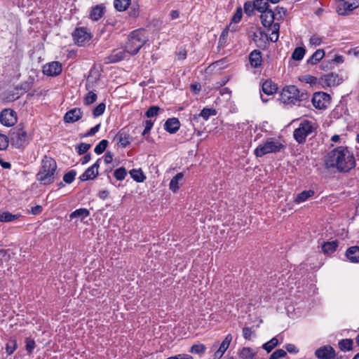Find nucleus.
<instances>
[{"label": "nucleus", "instance_id": "21", "mask_svg": "<svg viewBox=\"0 0 359 359\" xmlns=\"http://www.w3.org/2000/svg\"><path fill=\"white\" fill-rule=\"evenodd\" d=\"M277 90V85L271 80H266L262 83V91L266 95H273L276 93Z\"/></svg>", "mask_w": 359, "mask_h": 359}, {"label": "nucleus", "instance_id": "57", "mask_svg": "<svg viewBox=\"0 0 359 359\" xmlns=\"http://www.w3.org/2000/svg\"><path fill=\"white\" fill-rule=\"evenodd\" d=\"M140 13L139 6L137 4H133L129 11V15L131 17L135 18L138 16Z\"/></svg>", "mask_w": 359, "mask_h": 359}, {"label": "nucleus", "instance_id": "24", "mask_svg": "<svg viewBox=\"0 0 359 359\" xmlns=\"http://www.w3.org/2000/svg\"><path fill=\"white\" fill-rule=\"evenodd\" d=\"M216 115V111L213 109L204 108L199 114L194 115L193 121H197L198 118L201 116L204 120L207 121L210 116Z\"/></svg>", "mask_w": 359, "mask_h": 359}, {"label": "nucleus", "instance_id": "51", "mask_svg": "<svg viewBox=\"0 0 359 359\" xmlns=\"http://www.w3.org/2000/svg\"><path fill=\"white\" fill-rule=\"evenodd\" d=\"M287 355L286 351L283 349H278L275 351L269 357V359H280Z\"/></svg>", "mask_w": 359, "mask_h": 359}, {"label": "nucleus", "instance_id": "62", "mask_svg": "<svg viewBox=\"0 0 359 359\" xmlns=\"http://www.w3.org/2000/svg\"><path fill=\"white\" fill-rule=\"evenodd\" d=\"M285 348L290 353H297L299 352V349L292 344H286Z\"/></svg>", "mask_w": 359, "mask_h": 359}, {"label": "nucleus", "instance_id": "30", "mask_svg": "<svg viewBox=\"0 0 359 359\" xmlns=\"http://www.w3.org/2000/svg\"><path fill=\"white\" fill-rule=\"evenodd\" d=\"M353 341L351 339H344L339 341L338 346L342 351H349L353 348Z\"/></svg>", "mask_w": 359, "mask_h": 359}, {"label": "nucleus", "instance_id": "32", "mask_svg": "<svg viewBox=\"0 0 359 359\" xmlns=\"http://www.w3.org/2000/svg\"><path fill=\"white\" fill-rule=\"evenodd\" d=\"M125 51L122 50H114L110 55L109 59L110 62H117L123 60L125 57Z\"/></svg>", "mask_w": 359, "mask_h": 359}, {"label": "nucleus", "instance_id": "45", "mask_svg": "<svg viewBox=\"0 0 359 359\" xmlns=\"http://www.w3.org/2000/svg\"><path fill=\"white\" fill-rule=\"evenodd\" d=\"M323 42V37L318 35L313 34L311 36L309 39V45L311 46H320Z\"/></svg>", "mask_w": 359, "mask_h": 359}, {"label": "nucleus", "instance_id": "58", "mask_svg": "<svg viewBox=\"0 0 359 359\" xmlns=\"http://www.w3.org/2000/svg\"><path fill=\"white\" fill-rule=\"evenodd\" d=\"M154 122L151 120H147L144 122V130L142 132V135H145L146 134L149 133L151 130V128L153 127Z\"/></svg>", "mask_w": 359, "mask_h": 359}, {"label": "nucleus", "instance_id": "16", "mask_svg": "<svg viewBox=\"0 0 359 359\" xmlns=\"http://www.w3.org/2000/svg\"><path fill=\"white\" fill-rule=\"evenodd\" d=\"M83 111L80 108H74L69 110L64 116L66 123H74L81 118Z\"/></svg>", "mask_w": 359, "mask_h": 359}, {"label": "nucleus", "instance_id": "61", "mask_svg": "<svg viewBox=\"0 0 359 359\" xmlns=\"http://www.w3.org/2000/svg\"><path fill=\"white\" fill-rule=\"evenodd\" d=\"M241 18H242L241 8H238L236 10V13H234V15L231 19V21L234 23H238L241 20Z\"/></svg>", "mask_w": 359, "mask_h": 359}, {"label": "nucleus", "instance_id": "50", "mask_svg": "<svg viewBox=\"0 0 359 359\" xmlns=\"http://www.w3.org/2000/svg\"><path fill=\"white\" fill-rule=\"evenodd\" d=\"M205 351V346L203 344H194L191 347L190 352L196 354H201Z\"/></svg>", "mask_w": 359, "mask_h": 359}, {"label": "nucleus", "instance_id": "20", "mask_svg": "<svg viewBox=\"0 0 359 359\" xmlns=\"http://www.w3.org/2000/svg\"><path fill=\"white\" fill-rule=\"evenodd\" d=\"M347 259L351 262H359V246H352L346 252Z\"/></svg>", "mask_w": 359, "mask_h": 359}, {"label": "nucleus", "instance_id": "43", "mask_svg": "<svg viewBox=\"0 0 359 359\" xmlns=\"http://www.w3.org/2000/svg\"><path fill=\"white\" fill-rule=\"evenodd\" d=\"M76 175V172L74 170H72L64 175L63 180L67 184H71L74 180Z\"/></svg>", "mask_w": 359, "mask_h": 359}, {"label": "nucleus", "instance_id": "47", "mask_svg": "<svg viewBox=\"0 0 359 359\" xmlns=\"http://www.w3.org/2000/svg\"><path fill=\"white\" fill-rule=\"evenodd\" d=\"M90 144L81 143L76 147V150L79 155L85 154L90 148Z\"/></svg>", "mask_w": 359, "mask_h": 359}, {"label": "nucleus", "instance_id": "37", "mask_svg": "<svg viewBox=\"0 0 359 359\" xmlns=\"http://www.w3.org/2000/svg\"><path fill=\"white\" fill-rule=\"evenodd\" d=\"M278 344V340L276 337L272 338L269 341L262 345V348L267 351L271 352Z\"/></svg>", "mask_w": 359, "mask_h": 359}, {"label": "nucleus", "instance_id": "1", "mask_svg": "<svg viewBox=\"0 0 359 359\" xmlns=\"http://www.w3.org/2000/svg\"><path fill=\"white\" fill-rule=\"evenodd\" d=\"M324 164L327 169H336L339 172H348L355 165L353 154L342 146L329 151L325 156Z\"/></svg>", "mask_w": 359, "mask_h": 359}, {"label": "nucleus", "instance_id": "15", "mask_svg": "<svg viewBox=\"0 0 359 359\" xmlns=\"http://www.w3.org/2000/svg\"><path fill=\"white\" fill-rule=\"evenodd\" d=\"M321 82L323 86L333 87L338 86L341 82V79L337 74L330 73L321 78Z\"/></svg>", "mask_w": 359, "mask_h": 359}, {"label": "nucleus", "instance_id": "17", "mask_svg": "<svg viewBox=\"0 0 359 359\" xmlns=\"http://www.w3.org/2000/svg\"><path fill=\"white\" fill-rule=\"evenodd\" d=\"M260 19L264 27H269L275 20L273 11L269 8L265 10L261 13Z\"/></svg>", "mask_w": 359, "mask_h": 359}, {"label": "nucleus", "instance_id": "63", "mask_svg": "<svg viewBox=\"0 0 359 359\" xmlns=\"http://www.w3.org/2000/svg\"><path fill=\"white\" fill-rule=\"evenodd\" d=\"M254 7V3L252 4L250 1L245 2L244 4V10L245 13H250L252 12Z\"/></svg>", "mask_w": 359, "mask_h": 359}, {"label": "nucleus", "instance_id": "7", "mask_svg": "<svg viewBox=\"0 0 359 359\" xmlns=\"http://www.w3.org/2000/svg\"><path fill=\"white\" fill-rule=\"evenodd\" d=\"M10 138L12 144L18 148L23 147L29 140L27 133L22 128L12 129Z\"/></svg>", "mask_w": 359, "mask_h": 359}, {"label": "nucleus", "instance_id": "23", "mask_svg": "<svg viewBox=\"0 0 359 359\" xmlns=\"http://www.w3.org/2000/svg\"><path fill=\"white\" fill-rule=\"evenodd\" d=\"M249 60L252 67H258L261 65L262 62L261 52L257 50L252 51L250 54Z\"/></svg>", "mask_w": 359, "mask_h": 359}, {"label": "nucleus", "instance_id": "8", "mask_svg": "<svg viewBox=\"0 0 359 359\" xmlns=\"http://www.w3.org/2000/svg\"><path fill=\"white\" fill-rule=\"evenodd\" d=\"M72 36L74 42L79 46H85L91 38L90 34L84 27L76 28Z\"/></svg>", "mask_w": 359, "mask_h": 359}, {"label": "nucleus", "instance_id": "60", "mask_svg": "<svg viewBox=\"0 0 359 359\" xmlns=\"http://www.w3.org/2000/svg\"><path fill=\"white\" fill-rule=\"evenodd\" d=\"M35 348V341L32 339H26V350L29 353H32Z\"/></svg>", "mask_w": 359, "mask_h": 359}, {"label": "nucleus", "instance_id": "3", "mask_svg": "<svg viewBox=\"0 0 359 359\" xmlns=\"http://www.w3.org/2000/svg\"><path fill=\"white\" fill-rule=\"evenodd\" d=\"M147 41L144 30L137 29L130 33L126 43L125 50L130 55H136Z\"/></svg>", "mask_w": 359, "mask_h": 359}, {"label": "nucleus", "instance_id": "14", "mask_svg": "<svg viewBox=\"0 0 359 359\" xmlns=\"http://www.w3.org/2000/svg\"><path fill=\"white\" fill-rule=\"evenodd\" d=\"M100 158L97 159V161L90 168H88L81 176L80 180L81 181H86L89 180L95 179L98 175V168L100 167L99 162Z\"/></svg>", "mask_w": 359, "mask_h": 359}, {"label": "nucleus", "instance_id": "19", "mask_svg": "<svg viewBox=\"0 0 359 359\" xmlns=\"http://www.w3.org/2000/svg\"><path fill=\"white\" fill-rule=\"evenodd\" d=\"M184 175L182 172H179L176 175H175L170 182V189L173 192H176L179 188L180 185L182 184Z\"/></svg>", "mask_w": 359, "mask_h": 359}, {"label": "nucleus", "instance_id": "28", "mask_svg": "<svg viewBox=\"0 0 359 359\" xmlns=\"http://www.w3.org/2000/svg\"><path fill=\"white\" fill-rule=\"evenodd\" d=\"M314 191L311 189L303 191L297 195L294 199V202L298 204L303 203L308 200L309 198L312 197L314 195Z\"/></svg>", "mask_w": 359, "mask_h": 359}, {"label": "nucleus", "instance_id": "6", "mask_svg": "<svg viewBox=\"0 0 359 359\" xmlns=\"http://www.w3.org/2000/svg\"><path fill=\"white\" fill-rule=\"evenodd\" d=\"M316 126L314 123L308 120H303L300 122L298 128H297L293 133L294 139L299 144H304L306 142V137L315 133Z\"/></svg>", "mask_w": 359, "mask_h": 359}, {"label": "nucleus", "instance_id": "5", "mask_svg": "<svg viewBox=\"0 0 359 359\" xmlns=\"http://www.w3.org/2000/svg\"><path fill=\"white\" fill-rule=\"evenodd\" d=\"M285 146L278 140L268 138L265 142L259 144L255 149L254 154L257 157H262L271 153L279 152Z\"/></svg>", "mask_w": 359, "mask_h": 359}, {"label": "nucleus", "instance_id": "54", "mask_svg": "<svg viewBox=\"0 0 359 359\" xmlns=\"http://www.w3.org/2000/svg\"><path fill=\"white\" fill-rule=\"evenodd\" d=\"M17 345L15 340L10 341L6 347V352L8 355H11L16 349Z\"/></svg>", "mask_w": 359, "mask_h": 359}, {"label": "nucleus", "instance_id": "33", "mask_svg": "<svg viewBox=\"0 0 359 359\" xmlns=\"http://www.w3.org/2000/svg\"><path fill=\"white\" fill-rule=\"evenodd\" d=\"M254 7L257 11L262 13L269 8L268 0H254Z\"/></svg>", "mask_w": 359, "mask_h": 359}, {"label": "nucleus", "instance_id": "55", "mask_svg": "<svg viewBox=\"0 0 359 359\" xmlns=\"http://www.w3.org/2000/svg\"><path fill=\"white\" fill-rule=\"evenodd\" d=\"M8 146V138L6 135L0 134V150L6 149Z\"/></svg>", "mask_w": 359, "mask_h": 359}, {"label": "nucleus", "instance_id": "34", "mask_svg": "<svg viewBox=\"0 0 359 359\" xmlns=\"http://www.w3.org/2000/svg\"><path fill=\"white\" fill-rule=\"evenodd\" d=\"M114 7L118 11H126L130 4V0H114Z\"/></svg>", "mask_w": 359, "mask_h": 359}, {"label": "nucleus", "instance_id": "13", "mask_svg": "<svg viewBox=\"0 0 359 359\" xmlns=\"http://www.w3.org/2000/svg\"><path fill=\"white\" fill-rule=\"evenodd\" d=\"M315 355L318 359H334L336 354L331 346L326 345L318 348L315 351Z\"/></svg>", "mask_w": 359, "mask_h": 359}, {"label": "nucleus", "instance_id": "48", "mask_svg": "<svg viewBox=\"0 0 359 359\" xmlns=\"http://www.w3.org/2000/svg\"><path fill=\"white\" fill-rule=\"evenodd\" d=\"M231 25H229L228 27H226L222 32L219 39V44L220 46H223L226 42L229 34V31L230 30Z\"/></svg>", "mask_w": 359, "mask_h": 359}, {"label": "nucleus", "instance_id": "27", "mask_svg": "<svg viewBox=\"0 0 359 359\" xmlns=\"http://www.w3.org/2000/svg\"><path fill=\"white\" fill-rule=\"evenodd\" d=\"M89 215H90V212L88 209L79 208V209H77V210H74V212H72L69 215V218L71 219H73L74 218H79L82 221L83 219L88 217Z\"/></svg>", "mask_w": 359, "mask_h": 359}, {"label": "nucleus", "instance_id": "35", "mask_svg": "<svg viewBox=\"0 0 359 359\" xmlns=\"http://www.w3.org/2000/svg\"><path fill=\"white\" fill-rule=\"evenodd\" d=\"M130 175L137 182H142L146 178L141 170L133 169L130 171Z\"/></svg>", "mask_w": 359, "mask_h": 359}, {"label": "nucleus", "instance_id": "41", "mask_svg": "<svg viewBox=\"0 0 359 359\" xmlns=\"http://www.w3.org/2000/svg\"><path fill=\"white\" fill-rule=\"evenodd\" d=\"M107 144H108V141L107 140H101L98 144L96 145V147H95L94 149V151L97 154H102L107 147Z\"/></svg>", "mask_w": 359, "mask_h": 359}, {"label": "nucleus", "instance_id": "56", "mask_svg": "<svg viewBox=\"0 0 359 359\" xmlns=\"http://www.w3.org/2000/svg\"><path fill=\"white\" fill-rule=\"evenodd\" d=\"M273 25V29L271 32V35H275V38H271V41L273 42H276L278 39V32L280 29V25L278 23H274Z\"/></svg>", "mask_w": 359, "mask_h": 359}, {"label": "nucleus", "instance_id": "64", "mask_svg": "<svg viewBox=\"0 0 359 359\" xmlns=\"http://www.w3.org/2000/svg\"><path fill=\"white\" fill-rule=\"evenodd\" d=\"M175 359H193V357L187 354H180L174 356Z\"/></svg>", "mask_w": 359, "mask_h": 359}, {"label": "nucleus", "instance_id": "42", "mask_svg": "<svg viewBox=\"0 0 359 359\" xmlns=\"http://www.w3.org/2000/svg\"><path fill=\"white\" fill-rule=\"evenodd\" d=\"M127 172L125 168L121 167L114 172V176L117 180H123L125 179Z\"/></svg>", "mask_w": 359, "mask_h": 359}, {"label": "nucleus", "instance_id": "46", "mask_svg": "<svg viewBox=\"0 0 359 359\" xmlns=\"http://www.w3.org/2000/svg\"><path fill=\"white\" fill-rule=\"evenodd\" d=\"M105 107V104L103 102L100 103L97 107H95L93 110V115L94 117L101 116L104 112Z\"/></svg>", "mask_w": 359, "mask_h": 359}, {"label": "nucleus", "instance_id": "52", "mask_svg": "<svg viewBox=\"0 0 359 359\" xmlns=\"http://www.w3.org/2000/svg\"><path fill=\"white\" fill-rule=\"evenodd\" d=\"M96 83L97 80L95 79H93V77H88L86 83V89L88 91L93 90Z\"/></svg>", "mask_w": 359, "mask_h": 359}, {"label": "nucleus", "instance_id": "18", "mask_svg": "<svg viewBox=\"0 0 359 359\" xmlns=\"http://www.w3.org/2000/svg\"><path fill=\"white\" fill-rule=\"evenodd\" d=\"M180 127V123L177 118H168L164 124V129L171 134L175 133Z\"/></svg>", "mask_w": 359, "mask_h": 359}, {"label": "nucleus", "instance_id": "53", "mask_svg": "<svg viewBox=\"0 0 359 359\" xmlns=\"http://www.w3.org/2000/svg\"><path fill=\"white\" fill-rule=\"evenodd\" d=\"M254 333L255 330L252 327H245L243 328V336L245 339L250 340Z\"/></svg>", "mask_w": 359, "mask_h": 359}, {"label": "nucleus", "instance_id": "59", "mask_svg": "<svg viewBox=\"0 0 359 359\" xmlns=\"http://www.w3.org/2000/svg\"><path fill=\"white\" fill-rule=\"evenodd\" d=\"M100 126H101L100 123L97 124L95 126L90 128V130L87 133H86L83 136L84 137L93 136L97 132L99 131Z\"/></svg>", "mask_w": 359, "mask_h": 359}, {"label": "nucleus", "instance_id": "26", "mask_svg": "<svg viewBox=\"0 0 359 359\" xmlns=\"http://www.w3.org/2000/svg\"><path fill=\"white\" fill-rule=\"evenodd\" d=\"M104 7L102 5H97L90 12V18L94 21L98 20L104 13Z\"/></svg>", "mask_w": 359, "mask_h": 359}, {"label": "nucleus", "instance_id": "10", "mask_svg": "<svg viewBox=\"0 0 359 359\" xmlns=\"http://www.w3.org/2000/svg\"><path fill=\"white\" fill-rule=\"evenodd\" d=\"M359 6V0H341L337 8L339 15H347Z\"/></svg>", "mask_w": 359, "mask_h": 359}, {"label": "nucleus", "instance_id": "12", "mask_svg": "<svg viewBox=\"0 0 359 359\" xmlns=\"http://www.w3.org/2000/svg\"><path fill=\"white\" fill-rule=\"evenodd\" d=\"M62 65L59 62H51L43 67V73L49 76H55L62 72Z\"/></svg>", "mask_w": 359, "mask_h": 359}, {"label": "nucleus", "instance_id": "11", "mask_svg": "<svg viewBox=\"0 0 359 359\" xmlns=\"http://www.w3.org/2000/svg\"><path fill=\"white\" fill-rule=\"evenodd\" d=\"M0 121L5 126L10 127L17 122V114L11 109H5L0 114Z\"/></svg>", "mask_w": 359, "mask_h": 359}, {"label": "nucleus", "instance_id": "40", "mask_svg": "<svg viewBox=\"0 0 359 359\" xmlns=\"http://www.w3.org/2000/svg\"><path fill=\"white\" fill-rule=\"evenodd\" d=\"M287 10L283 7L277 6L275 11H273L275 19L281 20L286 15Z\"/></svg>", "mask_w": 359, "mask_h": 359}, {"label": "nucleus", "instance_id": "29", "mask_svg": "<svg viewBox=\"0 0 359 359\" xmlns=\"http://www.w3.org/2000/svg\"><path fill=\"white\" fill-rule=\"evenodd\" d=\"M337 246L338 243L336 241L325 242L322 245V250L325 254H331L336 250Z\"/></svg>", "mask_w": 359, "mask_h": 359}, {"label": "nucleus", "instance_id": "49", "mask_svg": "<svg viewBox=\"0 0 359 359\" xmlns=\"http://www.w3.org/2000/svg\"><path fill=\"white\" fill-rule=\"evenodd\" d=\"M160 110L161 109L158 106H151L147 109L146 116L148 118L154 117L158 115V113Z\"/></svg>", "mask_w": 359, "mask_h": 359}, {"label": "nucleus", "instance_id": "44", "mask_svg": "<svg viewBox=\"0 0 359 359\" xmlns=\"http://www.w3.org/2000/svg\"><path fill=\"white\" fill-rule=\"evenodd\" d=\"M232 340V336L231 334H228L225 339L223 340V341L222 342V344H220L219 348L223 352L225 353V351H226V349L228 348L231 341Z\"/></svg>", "mask_w": 359, "mask_h": 359}, {"label": "nucleus", "instance_id": "4", "mask_svg": "<svg viewBox=\"0 0 359 359\" xmlns=\"http://www.w3.org/2000/svg\"><path fill=\"white\" fill-rule=\"evenodd\" d=\"M309 94L300 92L295 86L284 88L280 93V100L287 104H297L299 102L309 99Z\"/></svg>", "mask_w": 359, "mask_h": 359}, {"label": "nucleus", "instance_id": "22", "mask_svg": "<svg viewBox=\"0 0 359 359\" xmlns=\"http://www.w3.org/2000/svg\"><path fill=\"white\" fill-rule=\"evenodd\" d=\"M116 138L118 140V143L122 147H127L130 144L131 140L130 135L123 130L118 133V134L116 135Z\"/></svg>", "mask_w": 359, "mask_h": 359}, {"label": "nucleus", "instance_id": "39", "mask_svg": "<svg viewBox=\"0 0 359 359\" xmlns=\"http://www.w3.org/2000/svg\"><path fill=\"white\" fill-rule=\"evenodd\" d=\"M254 355L255 353L250 348H243L240 353L241 359H253Z\"/></svg>", "mask_w": 359, "mask_h": 359}, {"label": "nucleus", "instance_id": "2", "mask_svg": "<svg viewBox=\"0 0 359 359\" xmlns=\"http://www.w3.org/2000/svg\"><path fill=\"white\" fill-rule=\"evenodd\" d=\"M57 163L51 157L44 156L36 179L41 184L46 185L54 182V175L56 172Z\"/></svg>", "mask_w": 359, "mask_h": 359}, {"label": "nucleus", "instance_id": "36", "mask_svg": "<svg viewBox=\"0 0 359 359\" xmlns=\"http://www.w3.org/2000/svg\"><path fill=\"white\" fill-rule=\"evenodd\" d=\"M97 96L94 90H90L83 98V104L86 106L94 103L97 100Z\"/></svg>", "mask_w": 359, "mask_h": 359}, {"label": "nucleus", "instance_id": "31", "mask_svg": "<svg viewBox=\"0 0 359 359\" xmlns=\"http://www.w3.org/2000/svg\"><path fill=\"white\" fill-rule=\"evenodd\" d=\"M19 214L13 215L9 212H4L0 213L1 222H11L20 217Z\"/></svg>", "mask_w": 359, "mask_h": 359}, {"label": "nucleus", "instance_id": "9", "mask_svg": "<svg viewBox=\"0 0 359 359\" xmlns=\"http://www.w3.org/2000/svg\"><path fill=\"white\" fill-rule=\"evenodd\" d=\"M330 95L325 93H315L312 97V103L316 109H325L330 103Z\"/></svg>", "mask_w": 359, "mask_h": 359}, {"label": "nucleus", "instance_id": "38", "mask_svg": "<svg viewBox=\"0 0 359 359\" xmlns=\"http://www.w3.org/2000/svg\"><path fill=\"white\" fill-rule=\"evenodd\" d=\"M306 50L302 47H297L294 49L292 54V58L294 60L299 61L303 59Z\"/></svg>", "mask_w": 359, "mask_h": 359}, {"label": "nucleus", "instance_id": "25", "mask_svg": "<svg viewBox=\"0 0 359 359\" xmlns=\"http://www.w3.org/2000/svg\"><path fill=\"white\" fill-rule=\"evenodd\" d=\"M325 56V51L323 49H318L313 55L308 59L307 64L316 65L320 62Z\"/></svg>", "mask_w": 359, "mask_h": 359}]
</instances>
